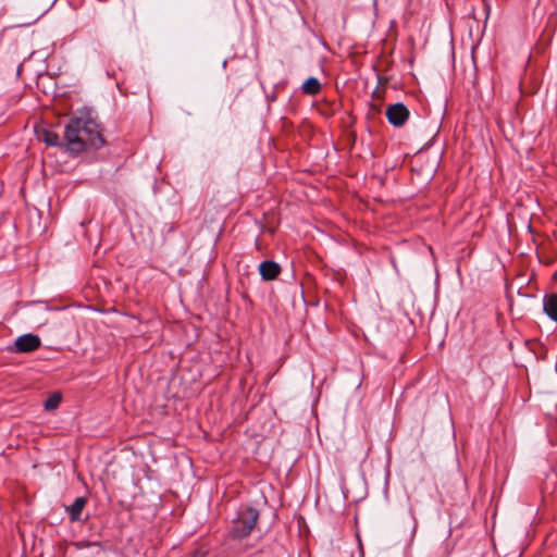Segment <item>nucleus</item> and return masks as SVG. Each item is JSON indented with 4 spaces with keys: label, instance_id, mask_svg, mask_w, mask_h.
<instances>
[{
    "label": "nucleus",
    "instance_id": "obj_1",
    "mask_svg": "<svg viewBox=\"0 0 557 557\" xmlns=\"http://www.w3.org/2000/svg\"><path fill=\"white\" fill-rule=\"evenodd\" d=\"M65 147L70 152L79 153L88 149H99L104 145L99 125L90 119H71L64 131Z\"/></svg>",
    "mask_w": 557,
    "mask_h": 557
},
{
    "label": "nucleus",
    "instance_id": "obj_2",
    "mask_svg": "<svg viewBox=\"0 0 557 557\" xmlns=\"http://www.w3.org/2000/svg\"><path fill=\"white\" fill-rule=\"evenodd\" d=\"M259 519V511L252 507H246L238 511L236 519L232 521V525L225 537V545L236 553L245 552L248 546L242 545V541L246 539L256 528Z\"/></svg>",
    "mask_w": 557,
    "mask_h": 557
},
{
    "label": "nucleus",
    "instance_id": "obj_3",
    "mask_svg": "<svg viewBox=\"0 0 557 557\" xmlns=\"http://www.w3.org/2000/svg\"><path fill=\"white\" fill-rule=\"evenodd\" d=\"M386 117L393 126L400 127L409 119V110L404 103H394L386 108Z\"/></svg>",
    "mask_w": 557,
    "mask_h": 557
},
{
    "label": "nucleus",
    "instance_id": "obj_4",
    "mask_svg": "<svg viewBox=\"0 0 557 557\" xmlns=\"http://www.w3.org/2000/svg\"><path fill=\"white\" fill-rule=\"evenodd\" d=\"M41 341L38 335L25 334L16 338L14 345L18 352H32L40 347Z\"/></svg>",
    "mask_w": 557,
    "mask_h": 557
},
{
    "label": "nucleus",
    "instance_id": "obj_5",
    "mask_svg": "<svg viewBox=\"0 0 557 557\" xmlns=\"http://www.w3.org/2000/svg\"><path fill=\"white\" fill-rule=\"evenodd\" d=\"M259 272L263 280L272 281L281 273V267L274 261L267 260L260 263Z\"/></svg>",
    "mask_w": 557,
    "mask_h": 557
},
{
    "label": "nucleus",
    "instance_id": "obj_6",
    "mask_svg": "<svg viewBox=\"0 0 557 557\" xmlns=\"http://www.w3.org/2000/svg\"><path fill=\"white\" fill-rule=\"evenodd\" d=\"M86 504H87L86 497H77L71 506L66 507V511L69 513L71 521L74 522V521L81 520V515H82V511L85 508Z\"/></svg>",
    "mask_w": 557,
    "mask_h": 557
},
{
    "label": "nucleus",
    "instance_id": "obj_7",
    "mask_svg": "<svg viewBox=\"0 0 557 557\" xmlns=\"http://www.w3.org/2000/svg\"><path fill=\"white\" fill-rule=\"evenodd\" d=\"M544 311L554 321H557V294H550L544 297Z\"/></svg>",
    "mask_w": 557,
    "mask_h": 557
},
{
    "label": "nucleus",
    "instance_id": "obj_8",
    "mask_svg": "<svg viewBox=\"0 0 557 557\" xmlns=\"http://www.w3.org/2000/svg\"><path fill=\"white\" fill-rule=\"evenodd\" d=\"M301 89H302L304 94H306V95L315 96L321 90V84L317 78L310 77L305 81Z\"/></svg>",
    "mask_w": 557,
    "mask_h": 557
},
{
    "label": "nucleus",
    "instance_id": "obj_9",
    "mask_svg": "<svg viewBox=\"0 0 557 557\" xmlns=\"http://www.w3.org/2000/svg\"><path fill=\"white\" fill-rule=\"evenodd\" d=\"M62 401V393L55 391L49 395V397L44 403V408L47 411L55 410Z\"/></svg>",
    "mask_w": 557,
    "mask_h": 557
},
{
    "label": "nucleus",
    "instance_id": "obj_10",
    "mask_svg": "<svg viewBox=\"0 0 557 557\" xmlns=\"http://www.w3.org/2000/svg\"><path fill=\"white\" fill-rule=\"evenodd\" d=\"M45 140L48 145L54 146L59 141V136L55 133H47Z\"/></svg>",
    "mask_w": 557,
    "mask_h": 557
},
{
    "label": "nucleus",
    "instance_id": "obj_11",
    "mask_svg": "<svg viewBox=\"0 0 557 557\" xmlns=\"http://www.w3.org/2000/svg\"><path fill=\"white\" fill-rule=\"evenodd\" d=\"M207 556V550H203V549H196L194 550L189 556L187 557H206Z\"/></svg>",
    "mask_w": 557,
    "mask_h": 557
}]
</instances>
